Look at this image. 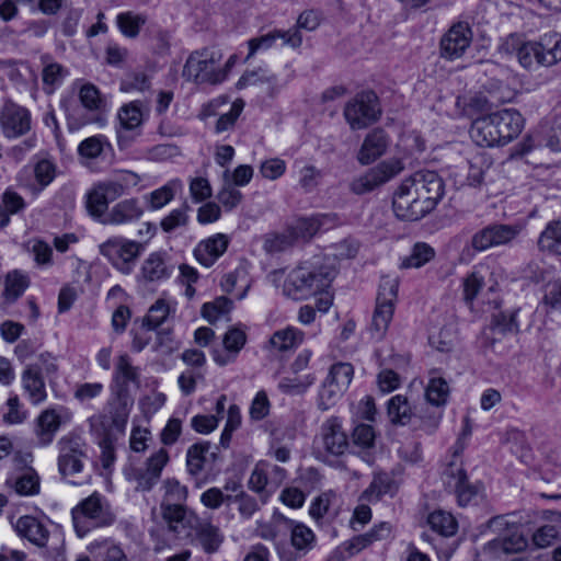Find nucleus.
<instances>
[{
    "mask_svg": "<svg viewBox=\"0 0 561 561\" xmlns=\"http://www.w3.org/2000/svg\"><path fill=\"white\" fill-rule=\"evenodd\" d=\"M170 312V304L165 299L159 298L149 308L147 316L144 318L142 325L148 330H156L167 320Z\"/></svg>",
    "mask_w": 561,
    "mask_h": 561,
    "instance_id": "09e8293b",
    "label": "nucleus"
},
{
    "mask_svg": "<svg viewBox=\"0 0 561 561\" xmlns=\"http://www.w3.org/2000/svg\"><path fill=\"white\" fill-rule=\"evenodd\" d=\"M489 550L495 556L518 553L527 548V539L516 528H512L506 535L488 542Z\"/></svg>",
    "mask_w": 561,
    "mask_h": 561,
    "instance_id": "b1692460",
    "label": "nucleus"
},
{
    "mask_svg": "<svg viewBox=\"0 0 561 561\" xmlns=\"http://www.w3.org/2000/svg\"><path fill=\"white\" fill-rule=\"evenodd\" d=\"M330 215L322 214L312 217L299 218L293 227L289 228L295 241L298 239H310L327 224L332 222Z\"/></svg>",
    "mask_w": 561,
    "mask_h": 561,
    "instance_id": "7c9ffc66",
    "label": "nucleus"
},
{
    "mask_svg": "<svg viewBox=\"0 0 561 561\" xmlns=\"http://www.w3.org/2000/svg\"><path fill=\"white\" fill-rule=\"evenodd\" d=\"M443 474L445 483L455 491L459 505L466 506L470 504L479 494V485L469 483L467 474L461 466H457L451 462L444 470Z\"/></svg>",
    "mask_w": 561,
    "mask_h": 561,
    "instance_id": "2eb2a0df",
    "label": "nucleus"
},
{
    "mask_svg": "<svg viewBox=\"0 0 561 561\" xmlns=\"http://www.w3.org/2000/svg\"><path fill=\"white\" fill-rule=\"evenodd\" d=\"M507 53H515L519 65L528 70L541 66V56L536 41L522 42L519 36L511 34L503 44Z\"/></svg>",
    "mask_w": 561,
    "mask_h": 561,
    "instance_id": "dca6fc26",
    "label": "nucleus"
},
{
    "mask_svg": "<svg viewBox=\"0 0 561 561\" xmlns=\"http://www.w3.org/2000/svg\"><path fill=\"white\" fill-rule=\"evenodd\" d=\"M305 339V333L295 328L287 327L283 330L276 331L270 340L271 345L279 351L285 352L298 347Z\"/></svg>",
    "mask_w": 561,
    "mask_h": 561,
    "instance_id": "f704fd0d",
    "label": "nucleus"
},
{
    "mask_svg": "<svg viewBox=\"0 0 561 561\" xmlns=\"http://www.w3.org/2000/svg\"><path fill=\"white\" fill-rule=\"evenodd\" d=\"M58 471L62 477L79 473L83 469L85 454L83 444L78 437L64 436L58 443Z\"/></svg>",
    "mask_w": 561,
    "mask_h": 561,
    "instance_id": "4468645a",
    "label": "nucleus"
},
{
    "mask_svg": "<svg viewBox=\"0 0 561 561\" xmlns=\"http://www.w3.org/2000/svg\"><path fill=\"white\" fill-rule=\"evenodd\" d=\"M231 501H239V512L244 517H250L257 510V502L254 497L240 491L236 495H225L220 489L213 488V510L219 507L224 503H230Z\"/></svg>",
    "mask_w": 561,
    "mask_h": 561,
    "instance_id": "2f4dec72",
    "label": "nucleus"
},
{
    "mask_svg": "<svg viewBox=\"0 0 561 561\" xmlns=\"http://www.w3.org/2000/svg\"><path fill=\"white\" fill-rule=\"evenodd\" d=\"M41 61L43 65V83L49 88L48 93H51L56 85L61 84L64 78L68 75V70L60 64L53 61L49 55H43Z\"/></svg>",
    "mask_w": 561,
    "mask_h": 561,
    "instance_id": "e433bc0d",
    "label": "nucleus"
},
{
    "mask_svg": "<svg viewBox=\"0 0 561 561\" xmlns=\"http://www.w3.org/2000/svg\"><path fill=\"white\" fill-rule=\"evenodd\" d=\"M552 525H543L533 535V542L537 548H547L558 538L561 529V513H551Z\"/></svg>",
    "mask_w": 561,
    "mask_h": 561,
    "instance_id": "ea45409f",
    "label": "nucleus"
},
{
    "mask_svg": "<svg viewBox=\"0 0 561 561\" xmlns=\"http://www.w3.org/2000/svg\"><path fill=\"white\" fill-rule=\"evenodd\" d=\"M427 522L434 531L445 537L453 536L457 531V522L450 513L444 511L433 512L430 514Z\"/></svg>",
    "mask_w": 561,
    "mask_h": 561,
    "instance_id": "de8ad7c7",
    "label": "nucleus"
},
{
    "mask_svg": "<svg viewBox=\"0 0 561 561\" xmlns=\"http://www.w3.org/2000/svg\"><path fill=\"white\" fill-rule=\"evenodd\" d=\"M169 460L167 450L160 449L153 454L146 463L145 471L140 472L137 477L138 489L149 491L158 482L163 467Z\"/></svg>",
    "mask_w": 561,
    "mask_h": 561,
    "instance_id": "a878e982",
    "label": "nucleus"
},
{
    "mask_svg": "<svg viewBox=\"0 0 561 561\" xmlns=\"http://www.w3.org/2000/svg\"><path fill=\"white\" fill-rule=\"evenodd\" d=\"M403 169L404 165L400 159L391 158L385 160L355 178L351 182V191L357 195L371 192L399 175Z\"/></svg>",
    "mask_w": 561,
    "mask_h": 561,
    "instance_id": "1a4fd4ad",
    "label": "nucleus"
},
{
    "mask_svg": "<svg viewBox=\"0 0 561 561\" xmlns=\"http://www.w3.org/2000/svg\"><path fill=\"white\" fill-rule=\"evenodd\" d=\"M89 550L95 557H102V561H128L123 549L110 540L94 541Z\"/></svg>",
    "mask_w": 561,
    "mask_h": 561,
    "instance_id": "a18cd8bd",
    "label": "nucleus"
},
{
    "mask_svg": "<svg viewBox=\"0 0 561 561\" xmlns=\"http://www.w3.org/2000/svg\"><path fill=\"white\" fill-rule=\"evenodd\" d=\"M295 243L293 233L289 229L283 233L268 234L264 240V250L268 253L283 252Z\"/></svg>",
    "mask_w": 561,
    "mask_h": 561,
    "instance_id": "e2e57ef3",
    "label": "nucleus"
},
{
    "mask_svg": "<svg viewBox=\"0 0 561 561\" xmlns=\"http://www.w3.org/2000/svg\"><path fill=\"white\" fill-rule=\"evenodd\" d=\"M537 245L542 252L561 255V218L547 224L539 234Z\"/></svg>",
    "mask_w": 561,
    "mask_h": 561,
    "instance_id": "72a5a7b5",
    "label": "nucleus"
},
{
    "mask_svg": "<svg viewBox=\"0 0 561 561\" xmlns=\"http://www.w3.org/2000/svg\"><path fill=\"white\" fill-rule=\"evenodd\" d=\"M16 533L32 543L44 547L47 543L49 531L46 526L36 517L21 516L15 523Z\"/></svg>",
    "mask_w": 561,
    "mask_h": 561,
    "instance_id": "393cba45",
    "label": "nucleus"
},
{
    "mask_svg": "<svg viewBox=\"0 0 561 561\" xmlns=\"http://www.w3.org/2000/svg\"><path fill=\"white\" fill-rule=\"evenodd\" d=\"M375 431L371 425L358 424L352 433V442L363 449L373 447L375 443Z\"/></svg>",
    "mask_w": 561,
    "mask_h": 561,
    "instance_id": "774afa93",
    "label": "nucleus"
},
{
    "mask_svg": "<svg viewBox=\"0 0 561 561\" xmlns=\"http://www.w3.org/2000/svg\"><path fill=\"white\" fill-rule=\"evenodd\" d=\"M144 119L141 105L139 102H130L121 107L118 112L119 128L117 129V138L121 145L126 146L125 133L138 128Z\"/></svg>",
    "mask_w": 561,
    "mask_h": 561,
    "instance_id": "bb28decb",
    "label": "nucleus"
},
{
    "mask_svg": "<svg viewBox=\"0 0 561 561\" xmlns=\"http://www.w3.org/2000/svg\"><path fill=\"white\" fill-rule=\"evenodd\" d=\"M537 42L541 56V66L551 67L561 61V34L548 32L542 34Z\"/></svg>",
    "mask_w": 561,
    "mask_h": 561,
    "instance_id": "c85d7f7f",
    "label": "nucleus"
},
{
    "mask_svg": "<svg viewBox=\"0 0 561 561\" xmlns=\"http://www.w3.org/2000/svg\"><path fill=\"white\" fill-rule=\"evenodd\" d=\"M210 53L207 49L193 53L183 69V77L197 84L210 80Z\"/></svg>",
    "mask_w": 561,
    "mask_h": 561,
    "instance_id": "5701e85b",
    "label": "nucleus"
},
{
    "mask_svg": "<svg viewBox=\"0 0 561 561\" xmlns=\"http://www.w3.org/2000/svg\"><path fill=\"white\" fill-rule=\"evenodd\" d=\"M524 127V118L515 108H504L473 121L471 139L480 147L503 146L516 138Z\"/></svg>",
    "mask_w": 561,
    "mask_h": 561,
    "instance_id": "7ed1b4c3",
    "label": "nucleus"
},
{
    "mask_svg": "<svg viewBox=\"0 0 561 561\" xmlns=\"http://www.w3.org/2000/svg\"><path fill=\"white\" fill-rule=\"evenodd\" d=\"M267 84L271 94L278 91L277 78L275 75H268L263 68L245 71L238 80L236 87L241 90L250 85Z\"/></svg>",
    "mask_w": 561,
    "mask_h": 561,
    "instance_id": "c9c22d12",
    "label": "nucleus"
},
{
    "mask_svg": "<svg viewBox=\"0 0 561 561\" xmlns=\"http://www.w3.org/2000/svg\"><path fill=\"white\" fill-rule=\"evenodd\" d=\"M142 214L144 209L137 198H126L116 203L108 209L103 220V225H128L139 220Z\"/></svg>",
    "mask_w": 561,
    "mask_h": 561,
    "instance_id": "aec40b11",
    "label": "nucleus"
},
{
    "mask_svg": "<svg viewBox=\"0 0 561 561\" xmlns=\"http://www.w3.org/2000/svg\"><path fill=\"white\" fill-rule=\"evenodd\" d=\"M344 392L345 391L343 389L325 379L319 392V408L323 411L329 410L330 408L336 404V402L342 398Z\"/></svg>",
    "mask_w": 561,
    "mask_h": 561,
    "instance_id": "4d7b16f0",
    "label": "nucleus"
},
{
    "mask_svg": "<svg viewBox=\"0 0 561 561\" xmlns=\"http://www.w3.org/2000/svg\"><path fill=\"white\" fill-rule=\"evenodd\" d=\"M237 284L241 285V290L238 293L237 298L243 299L250 288V282L248 279V272L243 266H238L233 271L225 274L220 279V287L222 291L230 294Z\"/></svg>",
    "mask_w": 561,
    "mask_h": 561,
    "instance_id": "58836bf2",
    "label": "nucleus"
},
{
    "mask_svg": "<svg viewBox=\"0 0 561 561\" xmlns=\"http://www.w3.org/2000/svg\"><path fill=\"white\" fill-rule=\"evenodd\" d=\"M208 449L209 444L207 442L196 443L187 449L186 467L190 474L197 476L202 472L207 461Z\"/></svg>",
    "mask_w": 561,
    "mask_h": 561,
    "instance_id": "37998d69",
    "label": "nucleus"
},
{
    "mask_svg": "<svg viewBox=\"0 0 561 561\" xmlns=\"http://www.w3.org/2000/svg\"><path fill=\"white\" fill-rule=\"evenodd\" d=\"M162 519L167 531L174 539L198 540L205 552H210V540L202 536L199 518L184 505L161 504Z\"/></svg>",
    "mask_w": 561,
    "mask_h": 561,
    "instance_id": "20e7f679",
    "label": "nucleus"
},
{
    "mask_svg": "<svg viewBox=\"0 0 561 561\" xmlns=\"http://www.w3.org/2000/svg\"><path fill=\"white\" fill-rule=\"evenodd\" d=\"M111 202L106 198V196L101 192V190L95 186L89 194L87 198V209L89 214L103 224V220L108 211V204Z\"/></svg>",
    "mask_w": 561,
    "mask_h": 561,
    "instance_id": "8fccbe9b",
    "label": "nucleus"
},
{
    "mask_svg": "<svg viewBox=\"0 0 561 561\" xmlns=\"http://www.w3.org/2000/svg\"><path fill=\"white\" fill-rule=\"evenodd\" d=\"M61 424L55 410H45L37 419L36 436L41 446L49 445Z\"/></svg>",
    "mask_w": 561,
    "mask_h": 561,
    "instance_id": "473e14b6",
    "label": "nucleus"
},
{
    "mask_svg": "<svg viewBox=\"0 0 561 561\" xmlns=\"http://www.w3.org/2000/svg\"><path fill=\"white\" fill-rule=\"evenodd\" d=\"M134 180L136 183L137 175L133 172H123L118 180L115 181H105L99 183L96 186L101 190V192L106 196L110 202H114L119 198L124 193L129 181Z\"/></svg>",
    "mask_w": 561,
    "mask_h": 561,
    "instance_id": "49530a36",
    "label": "nucleus"
},
{
    "mask_svg": "<svg viewBox=\"0 0 561 561\" xmlns=\"http://www.w3.org/2000/svg\"><path fill=\"white\" fill-rule=\"evenodd\" d=\"M22 383L32 403H42L46 397L45 382L39 374V367L26 366L22 373Z\"/></svg>",
    "mask_w": 561,
    "mask_h": 561,
    "instance_id": "c756f323",
    "label": "nucleus"
},
{
    "mask_svg": "<svg viewBox=\"0 0 561 561\" xmlns=\"http://www.w3.org/2000/svg\"><path fill=\"white\" fill-rule=\"evenodd\" d=\"M434 255L435 251L430 244L425 242H417L413 245L410 255L402 259L401 267L419 268L430 262Z\"/></svg>",
    "mask_w": 561,
    "mask_h": 561,
    "instance_id": "c03bdc74",
    "label": "nucleus"
},
{
    "mask_svg": "<svg viewBox=\"0 0 561 561\" xmlns=\"http://www.w3.org/2000/svg\"><path fill=\"white\" fill-rule=\"evenodd\" d=\"M343 114L351 129H364L381 115L378 96L373 91L360 92L346 103Z\"/></svg>",
    "mask_w": 561,
    "mask_h": 561,
    "instance_id": "0eeeda50",
    "label": "nucleus"
},
{
    "mask_svg": "<svg viewBox=\"0 0 561 561\" xmlns=\"http://www.w3.org/2000/svg\"><path fill=\"white\" fill-rule=\"evenodd\" d=\"M389 146V138L381 128H375L366 135L357 153V161L368 165L385 154Z\"/></svg>",
    "mask_w": 561,
    "mask_h": 561,
    "instance_id": "a211bd4d",
    "label": "nucleus"
},
{
    "mask_svg": "<svg viewBox=\"0 0 561 561\" xmlns=\"http://www.w3.org/2000/svg\"><path fill=\"white\" fill-rule=\"evenodd\" d=\"M274 524H284L285 529L290 530V541L296 551L306 554L313 546L314 534L304 524H295L282 514H274Z\"/></svg>",
    "mask_w": 561,
    "mask_h": 561,
    "instance_id": "4be33fe9",
    "label": "nucleus"
},
{
    "mask_svg": "<svg viewBox=\"0 0 561 561\" xmlns=\"http://www.w3.org/2000/svg\"><path fill=\"white\" fill-rule=\"evenodd\" d=\"M265 467H267V461L261 460L259 461L248 481V486L255 493H262L266 488L271 489V484L268 481V474L266 472Z\"/></svg>",
    "mask_w": 561,
    "mask_h": 561,
    "instance_id": "0e129e2a",
    "label": "nucleus"
},
{
    "mask_svg": "<svg viewBox=\"0 0 561 561\" xmlns=\"http://www.w3.org/2000/svg\"><path fill=\"white\" fill-rule=\"evenodd\" d=\"M336 500V493L333 490H327L314 497L309 507L310 516L320 520L329 512L331 504Z\"/></svg>",
    "mask_w": 561,
    "mask_h": 561,
    "instance_id": "bf43d9fd",
    "label": "nucleus"
},
{
    "mask_svg": "<svg viewBox=\"0 0 561 561\" xmlns=\"http://www.w3.org/2000/svg\"><path fill=\"white\" fill-rule=\"evenodd\" d=\"M245 342L247 335L243 330L230 328L222 337L224 351H214L213 359L220 366L233 363Z\"/></svg>",
    "mask_w": 561,
    "mask_h": 561,
    "instance_id": "412c9836",
    "label": "nucleus"
},
{
    "mask_svg": "<svg viewBox=\"0 0 561 561\" xmlns=\"http://www.w3.org/2000/svg\"><path fill=\"white\" fill-rule=\"evenodd\" d=\"M354 369L351 364L336 363L331 367L325 379L345 391L352 381Z\"/></svg>",
    "mask_w": 561,
    "mask_h": 561,
    "instance_id": "5fc2aeb1",
    "label": "nucleus"
},
{
    "mask_svg": "<svg viewBox=\"0 0 561 561\" xmlns=\"http://www.w3.org/2000/svg\"><path fill=\"white\" fill-rule=\"evenodd\" d=\"M28 280L26 276L14 271L7 275L4 282V297L8 301H15L27 288Z\"/></svg>",
    "mask_w": 561,
    "mask_h": 561,
    "instance_id": "3c124183",
    "label": "nucleus"
},
{
    "mask_svg": "<svg viewBox=\"0 0 561 561\" xmlns=\"http://www.w3.org/2000/svg\"><path fill=\"white\" fill-rule=\"evenodd\" d=\"M164 496L161 504L183 505L186 501L187 489L175 479H168L163 483Z\"/></svg>",
    "mask_w": 561,
    "mask_h": 561,
    "instance_id": "6e6d98bb",
    "label": "nucleus"
},
{
    "mask_svg": "<svg viewBox=\"0 0 561 561\" xmlns=\"http://www.w3.org/2000/svg\"><path fill=\"white\" fill-rule=\"evenodd\" d=\"M253 178V168L249 164L238 165L233 172L226 169L222 173V180L225 183H230L234 186H245L250 183Z\"/></svg>",
    "mask_w": 561,
    "mask_h": 561,
    "instance_id": "69168bd1",
    "label": "nucleus"
},
{
    "mask_svg": "<svg viewBox=\"0 0 561 561\" xmlns=\"http://www.w3.org/2000/svg\"><path fill=\"white\" fill-rule=\"evenodd\" d=\"M71 514L79 537L85 536L92 528L110 526L115 520L110 503L98 492L82 500Z\"/></svg>",
    "mask_w": 561,
    "mask_h": 561,
    "instance_id": "39448f33",
    "label": "nucleus"
},
{
    "mask_svg": "<svg viewBox=\"0 0 561 561\" xmlns=\"http://www.w3.org/2000/svg\"><path fill=\"white\" fill-rule=\"evenodd\" d=\"M113 393L114 398L108 402V414L111 417L112 426L119 433H123L125 431L134 401L128 393Z\"/></svg>",
    "mask_w": 561,
    "mask_h": 561,
    "instance_id": "cd10ccee",
    "label": "nucleus"
},
{
    "mask_svg": "<svg viewBox=\"0 0 561 561\" xmlns=\"http://www.w3.org/2000/svg\"><path fill=\"white\" fill-rule=\"evenodd\" d=\"M173 270L174 266L165 254L153 252L142 262L138 279L144 284L159 283L168 279L172 275Z\"/></svg>",
    "mask_w": 561,
    "mask_h": 561,
    "instance_id": "f3484780",
    "label": "nucleus"
},
{
    "mask_svg": "<svg viewBox=\"0 0 561 561\" xmlns=\"http://www.w3.org/2000/svg\"><path fill=\"white\" fill-rule=\"evenodd\" d=\"M99 250L116 270L128 275L141 253L142 245L137 241L114 237L100 244Z\"/></svg>",
    "mask_w": 561,
    "mask_h": 561,
    "instance_id": "6e6552de",
    "label": "nucleus"
},
{
    "mask_svg": "<svg viewBox=\"0 0 561 561\" xmlns=\"http://www.w3.org/2000/svg\"><path fill=\"white\" fill-rule=\"evenodd\" d=\"M140 386V369L133 365L128 354L117 357L113 375V392L128 393V386Z\"/></svg>",
    "mask_w": 561,
    "mask_h": 561,
    "instance_id": "6ab92c4d",
    "label": "nucleus"
},
{
    "mask_svg": "<svg viewBox=\"0 0 561 561\" xmlns=\"http://www.w3.org/2000/svg\"><path fill=\"white\" fill-rule=\"evenodd\" d=\"M337 274L335 256L318 253L289 272L283 294L294 300H305L327 291Z\"/></svg>",
    "mask_w": 561,
    "mask_h": 561,
    "instance_id": "f03ea898",
    "label": "nucleus"
},
{
    "mask_svg": "<svg viewBox=\"0 0 561 561\" xmlns=\"http://www.w3.org/2000/svg\"><path fill=\"white\" fill-rule=\"evenodd\" d=\"M244 101L242 99H237L230 106V110L226 113L219 115V118L216 122L215 130L216 133H224L233 128L237 119L241 115L244 108Z\"/></svg>",
    "mask_w": 561,
    "mask_h": 561,
    "instance_id": "864d4df0",
    "label": "nucleus"
},
{
    "mask_svg": "<svg viewBox=\"0 0 561 561\" xmlns=\"http://www.w3.org/2000/svg\"><path fill=\"white\" fill-rule=\"evenodd\" d=\"M81 104L89 111L101 112L105 107V101L101 98L98 88L91 83H85L79 92Z\"/></svg>",
    "mask_w": 561,
    "mask_h": 561,
    "instance_id": "603ef678",
    "label": "nucleus"
},
{
    "mask_svg": "<svg viewBox=\"0 0 561 561\" xmlns=\"http://www.w3.org/2000/svg\"><path fill=\"white\" fill-rule=\"evenodd\" d=\"M387 410L390 421L393 424L407 425L411 422L413 416L412 408L407 397L402 394L392 397L388 401Z\"/></svg>",
    "mask_w": 561,
    "mask_h": 561,
    "instance_id": "4c0bfd02",
    "label": "nucleus"
},
{
    "mask_svg": "<svg viewBox=\"0 0 561 561\" xmlns=\"http://www.w3.org/2000/svg\"><path fill=\"white\" fill-rule=\"evenodd\" d=\"M448 396V382L442 377H431L425 388L427 403L435 408L443 407L447 403Z\"/></svg>",
    "mask_w": 561,
    "mask_h": 561,
    "instance_id": "79ce46f5",
    "label": "nucleus"
},
{
    "mask_svg": "<svg viewBox=\"0 0 561 561\" xmlns=\"http://www.w3.org/2000/svg\"><path fill=\"white\" fill-rule=\"evenodd\" d=\"M0 128L8 139L25 136L32 128L30 111L11 100H7L0 107Z\"/></svg>",
    "mask_w": 561,
    "mask_h": 561,
    "instance_id": "f8f14e48",
    "label": "nucleus"
},
{
    "mask_svg": "<svg viewBox=\"0 0 561 561\" xmlns=\"http://www.w3.org/2000/svg\"><path fill=\"white\" fill-rule=\"evenodd\" d=\"M472 39L473 32L468 22L454 23L439 41L440 56L449 61L461 58L470 48Z\"/></svg>",
    "mask_w": 561,
    "mask_h": 561,
    "instance_id": "9b49d317",
    "label": "nucleus"
},
{
    "mask_svg": "<svg viewBox=\"0 0 561 561\" xmlns=\"http://www.w3.org/2000/svg\"><path fill=\"white\" fill-rule=\"evenodd\" d=\"M491 162L484 156H476L469 161L467 180L469 185L478 186L483 180L485 172L490 169Z\"/></svg>",
    "mask_w": 561,
    "mask_h": 561,
    "instance_id": "680f3d73",
    "label": "nucleus"
},
{
    "mask_svg": "<svg viewBox=\"0 0 561 561\" xmlns=\"http://www.w3.org/2000/svg\"><path fill=\"white\" fill-rule=\"evenodd\" d=\"M320 446L324 451V461L332 463L330 457L343 456L348 447V438L337 416H331L321 425Z\"/></svg>",
    "mask_w": 561,
    "mask_h": 561,
    "instance_id": "ddd939ff",
    "label": "nucleus"
},
{
    "mask_svg": "<svg viewBox=\"0 0 561 561\" xmlns=\"http://www.w3.org/2000/svg\"><path fill=\"white\" fill-rule=\"evenodd\" d=\"M485 89L496 103L512 102L516 96V91L508 84L497 79H491L485 84Z\"/></svg>",
    "mask_w": 561,
    "mask_h": 561,
    "instance_id": "13d9d810",
    "label": "nucleus"
},
{
    "mask_svg": "<svg viewBox=\"0 0 561 561\" xmlns=\"http://www.w3.org/2000/svg\"><path fill=\"white\" fill-rule=\"evenodd\" d=\"M444 194V181L436 172L417 171L404 179L394 192L393 211L402 220H419L437 206Z\"/></svg>",
    "mask_w": 561,
    "mask_h": 561,
    "instance_id": "f257e3e1",
    "label": "nucleus"
},
{
    "mask_svg": "<svg viewBox=\"0 0 561 561\" xmlns=\"http://www.w3.org/2000/svg\"><path fill=\"white\" fill-rule=\"evenodd\" d=\"M398 287L399 284L396 278H381L370 325V334L375 340H381L389 328L393 317Z\"/></svg>",
    "mask_w": 561,
    "mask_h": 561,
    "instance_id": "423d86ee",
    "label": "nucleus"
},
{
    "mask_svg": "<svg viewBox=\"0 0 561 561\" xmlns=\"http://www.w3.org/2000/svg\"><path fill=\"white\" fill-rule=\"evenodd\" d=\"M14 489L20 495H34L39 491V478L34 470L30 469L16 478Z\"/></svg>",
    "mask_w": 561,
    "mask_h": 561,
    "instance_id": "052dcab7",
    "label": "nucleus"
},
{
    "mask_svg": "<svg viewBox=\"0 0 561 561\" xmlns=\"http://www.w3.org/2000/svg\"><path fill=\"white\" fill-rule=\"evenodd\" d=\"M522 230L520 225L491 224L472 236L471 245L479 252L508 245L520 234Z\"/></svg>",
    "mask_w": 561,
    "mask_h": 561,
    "instance_id": "9d476101",
    "label": "nucleus"
},
{
    "mask_svg": "<svg viewBox=\"0 0 561 561\" xmlns=\"http://www.w3.org/2000/svg\"><path fill=\"white\" fill-rule=\"evenodd\" d=\"M314 379L312 375H307L304 378L285 377L279 381L278 389L284 393L298 394L306 391L314 382Z\"/></svg>",
    "mask_w": 561,
    "mask_h": 561,
    "instance_id": "338daca9",
    "label": "nucleus"
},
{
    "mask_svg": "<svg viewBox=\"0 0 561 561\" xmlns=\"http://www.w3.org/2000/svg\"><path fill=\"white\" fill-rule=\"evenodd\" d=\"M146 22V15L133 11L122 12L116 18V24L121 33L129 38L137 37Z\"/></svg>",
    "mask_w": 561,
    "mask_h": 561,
    "instance_id": "a19ab883",
    "label": "nucleus"
}]
</instances>
